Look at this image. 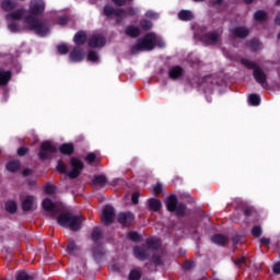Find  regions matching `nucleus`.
Instances as JSON below:
<instances>
[{
    "mask_svg": "<svg viewBox=\"0 0 280 280\" xmlns=\"http://www.w3.org/2000/svg\"><path fill=\"white\" fill-rule=\"evenodd\" d=\"M31 14L25 15V10L21 9L15 12L7 14L8 21H21L24 18V27L31 32H35L38 36H47L49 34V26L38 20V15L45 12V1L31 0Z\"/></svg>",
    "mask_w": 280,
    "mask_h": 280,
    "instance_id": "nucleus-1",
    "label": "nucleus"
},
{
    "mask_svg": "<svg viewBox=\"0 0 280 280\" xmlns=\"http://www.w3.org/2000/svg\"><path fill=\"white\" fill-rule=\"evenodd\" d=\"M155 45H158V47H165V42L156 36V34L149 33L138 39L137 44L131 47V54H139V51H152Z\"/></svg>",
    "mask_w": 280,
    "mask_h": 280,
    "instance_id": "nucleus-2",
    "label": "nucleus"
},
{
    "mask_svg": "<svg viewBox=\"0 0 280 280\" xmlns=\"http://www.w3.org/2000/svg\"><path fill=\"white\" fill-rule=\"evenodd\" d=\"M57 222L60 226H66L70 231H80L84 222V217L74 215L73 213H62L57 218Z\"/></svg>",
    "mask_w": 280,
    "mask_h": 280,
    "instance_id": "nucleus-3",
    "label": "nucleus"
},
{
    "mask_svg": "<svg viewBox=\"0 0 280 280\" xmlns=\"http://www.w3.org/2000/svg\"><path fill=\"white\" fill-rule=\"evenodd\" d=\"M70 163H71L72 170L70 172H67V166L65 165V163L58 162L57 172H60L61 174H67L69 178H78L82 170H84V164L82 163V161L75 158H72Z\"/></svg>",
    "mask_w": 280,
    "mask_h": 280,
    "instance_id": "nucleus-4",
    "label": "nucleus"
},
{
    "mask_svg": "<svg viewBox=\"0 0 280 280\" xmlns=\"http://www.w3.org/2000/svg\"><path fill=\"white\" fill-rule=\"evenodd\" d=\"M241 62L242 65H244V67H247V69H253L254 80H256L258 84H261V86L266 84V80H268V75H266V72H264V70L259 68L257 63L248 59H242Z\"/></svg>",
    "mask_w": 280,
    "mask_h": 280,
    "instance_id": "nucleus-5",
    "label": "nucleus"
},
{
    "mask_svg": "<svg viewBox=\"0 0 280 280\" xmlns=\"http://www.w3.org/2000/svg\"><path fill=\"white\" fill-rule=\"evenodd\" d=\"M148 247L141 246L136 247L133 249V255L137 257V259H140V261H143L145 257H148V253H150V248H159L161 246V241L159 238H149L147 241Z\"/></svg>",
    "mask_w": 280,
    "mask_h": 280,
    "instance_id": "nucleus-6",
    "label": "nucleus"
},
{
    "mask_svg": "<svg viewBox=\"0 0 280 280\" xmlns=\"http://www.w3.org/2000/svg\"><path fill=\"white\" fill-rule=\"evenodd\" d=\"M166 207L168 211H176L177 215H183V213H185V205L179 203L178 205V199L176 198V196L171 195L167 199H166Z\"/></svg>",
    "mask_w": 280,
    "mask_h": 280,
    "instance_id": "nucleus-7",
    "label": "nucleus"
},
{
    "mask_svg": "<svg viewBox=\"0 0 280 280\" xmlns=\"http://www.w3.org/2000/svg\"><path fill=\"white\" fill-rule=\"evenodd\" d=\"M104 14L105 16H116V18L126 16L127 14H129V16H132L137 14V10L129 9L128 12H126L124 10H115L113 7L106 5L104 8Z\"/></svg>",
    "mask_w": 280,
    "mask_h": 280,
    "instance_id": "nucleus-8",
    "label": "nucleus"
},
{
    "mask_svg": "<svg viewBox=\"0 0 280 280\" xmlns=\"http://www.w3.org/2000/svg\"><path fill=\"white\" fill-rule=\"evenodd\" d=\"M56 150V145H54L50 141L43 142L39 150V159H49V155L54 154Z\"/></svg>",
    "mask_w": 280,
    "mask_h": 280,
    "instance_id": "nucleus-9",
    "label": "nucleus"
},
{
    "mask_svg": "<svg viewBox=\"0 0 280 280\" xmlns=\"http://www.w3.org/2000/svg\"><path fill=\"white\" fill-rule=\"evenodd\" d=\"M89 47L100 48L106 45V38L102 34H94L88 39Z\"/></svg>",
    "mask_w": 280,
    "mask_h": 280,
    "instance_id": "nucleus-10",
    "label": "nucleus"
},
{
    "mask_svg": "<svg viewBox=\"0 0 280 280\" xmlns=\"http://www.w3.org/2000/svg\"><path fill=\"white\" fill-rule=\"evenodd\" d=\"M115 218V209L112 206H105L102 213V222L106 226L113 224V220Z\"/></svg>",
    "mask_w": 280,
    "mask_h": 280,
    "instance_id": "nucleus-11",
    "label": "nucleus"
},
{
    "mask_svg": "<svg viewBox=\"0 0 280 280\" xmlns=\"http://www.w3.org/2000/svg\"><path fill=\"white\" fill-rule=\"evenodd\" d=\"M117 220L119 224H122V226H128L132 224V222H135V214H132L131 212H120L117 215Z\"/></svg>",
    "mask_w": 280,
    "mask_h": 280,
    "instance_id": "nucleus-12",
    "label": "nucleus"
},
{
    "mask_svg": "<svg viewBox=\"0 0 280 280\" xmlns=\"http://www.w3.org/2000/svg\"><path fill=\"white\" fill-rule=\"evenodd\" d=\"M43 209L46 211V213H49L50 215H56L58 213L59 209L56 203L51 202V199L46 198L43 200Z\"/></svg>",
    "mask_w": 280,
    "mask_h": 280,
    "instance_id": "nucleus-13",
    "label": "nucleus"
},
{
    "mask_svg": "<svg viewBox=\"0 0 280 280\" xmlns=\"http://www.w3.org/2000/svg\"><path fill=\"white\" fill-rule=\"evenodd\" d=\"M23 211H34L36 209V197L26 196L22 202Z\"/></svg>",
    "mask_w": 280,
    "mask_h": 280,
    "instance_id": "nucleus-14",
    "label": "nucleus"
},
{
    "mask_svg": "<svg viewBox=\"0 0 280 280\" xmlns=\"http://www.w3.org/2000/svg\"><path fill=\"white\" fill-rule=\"evenodd\" d=\"M84 50L80 48H74L72 51H70L69 58L71 62H82L84 59Z\"/></svg>",
    "mask_w": 280,
    "mask_h": 280,
    "instance_id": "nucleus-15",
    "label": "nucleus"
},
{
    "mask_svg": "<svg viewBox=\"0 0 280 280\" xmlns=\"http://www.w3.org/2000/svg\"><path fill=\"white\" fill-rule=\"evenodd\" d=\"M232 36H235L236 38H246L248 36L249 32L246 27H236L231 31Z\"/></svg>",
    "mask_w": 280,
    "mask_h": 280,
    "instance_id": "nucleus-16",
    "label": "nucleus"
},
{
    "mask_svg": "<svg viewBox=\"0 0 280 280\" xmlns=\"http://www.w3.org/2000/svg\"><path fill=\"white\" fill-rule=\"evenodd\" d=\"M73 43L78 46L84 45L86 43V32L80 31L73 37Z\"/></svg>",
    "mask_w": 280,
    "mask_h": 280,
    "instance_id": "nucleus-17",
    "label": "nucleus"
},
{
    "mask_svg": "<svg viewBox=\"0 0 280 280\" xmlns=\"http://www.w3.org/2000/svg\"><path fill=\"white\" fill-rule=\"evenodd\" d=\"M12 78V72L0 70V86H5Z\"/></svg>",
    "mask_w": 280,
    "mask_h": 280,
    "instance_id": "nucleus-18",
    "label": "nucleus"
},
{
    "mask_svg": "<svg viewBox=\"0 0 280 280\" xmlns=\"http://www.w3.org/2000/svg\"><path fill=\"white\" fill-rule=\"evenodd\" d=\"M206 38L208 39L209 45H218L220 43V33L218 32H211L206 35Z\"/></svg>",
    "mask_w": 280,
    "mask_h": 280,
    "instance_id": "nucleus-19",
    "label": "nucleus"
},
{
    "mask_svg": "<svg viewBox=\"0 0 280 280\" xmlns=\"http://www.w3.org/2000/svg\"><path fill=\"white\" fill-rule=\"evenodd\" d=\"M179 21H194V13L189 10H182L178 13Z\"/></svg>",
    "mask_w": 280,
    "mask_h": 280,
    "instance_id": "nucleus-20",
    "label": "nucleus"
},
{
    "mask_svg": "<svg viewBox=\"0 0 280 280\" xmlns=\"http://www.w3.org/2000/svg\"><path fill=\"white\" fill-rule=\"evenodd\" d=\"M183 73H184L183 69L178 66H175L170 70L168 75L172 80H176L177 78H180Z\"/></svg>",
    "mask_w": 280,
    "mask_h": 280,
    "instance_id": "nucleus-21",
    "label": "nucleus"
},
{
    "mask_svg": "<svg viewBox=\"0 0 280 280\" xmlns=\"http://www.w3.org/2000/svg\"><path fill=\"white\" fill-rule=\"evenodd\" d=\"M212 242L213 244H218L219 246H224L226 242H229V237L222 235V234H217L212 236Z\"/></svg>",
    "mask_w": 280,
    "mask_h": 280,
    "instance_id": "nucleus-22",
    "label": "nucleus"
},
{
    "mask_svg": "<svg viewBox=\"0 0 280 280\" xmlns=\"http://www.w3.org/2000/svg\"><path fill=\"white\" fill-rule=\"evenodd\" d=\"M1 8L5 12H10L11 10H14V8H16V2L12 0H4L2 1Z\"/></svg>",
    "mask_w": 280,
    "mask_h": 280,
    "instance_id": "nucleus-23",
    "label": "nucleus"
},
{
    "mask_svg": "<svg viewBox=\"0 0 280 280\" xmlns=\"http://www.w3.org/2000/svg\"><path fill=\"white\" fill-rule=\"evenodd\" d=\"M149 208L151 209V211H159V209H161L162 205H161V200L156 199V198H151L149 199Z\"/></svg>",
    "mask_w": 280,
    "mask_h": 280,
    "instance_id": "nucleus-24",
    "label": "nucleus"
},
{
    "mask_svg": "<svg viewBox=\"0 0 280 280\" xmlns=\"http://www.w3.org/2000/svg\"><path fill=\"white\" fill-rule=\"evenodd\" d=\"M106 183H107L106 176H104V175H97L93 179V185L95 187H104V185H106Z\"/></svg>",
    "mask_w": 280,
    "mask_h": 280,
    "instance_id": "nucleus-25",
    "label": "nucleus"
},
{
    "mask_svg": "<svg viewBox=\"0 0 280 280\" xmlns=\"http://www.w3.org/2000/svg\"><path fill=\"white\" fill-rule=\"evenodd\" d=\"M126 34L127 36H131V38H137L141 34V31L137 26H129L126 30Z\"/></svg>",
    "mask_w": 280,
    "mask_h": 280,
    "instance_id": "nucleus-26",
    "label": "nucleus"
},
{
    "mask_svg": "<svg viewBox=\"0 0 280 280\" xmlns=\"http://www.w3.org/2000/svg\"><path fill=\"white\" fill-rule=\"evenodd\" d=\"M7 171L8 172H19V167H21V163L19 161H11L7 164Z\"/></svg>",
    "mask_w": 280,
    "mask_h": 280,
    "instance_id": "nucleus-27",
    "label": "nucleus"
},
{
    "mask_svg": "<svg viewBox=\"0 0 280 280\" xmlns=\"http://www.w3.org/2000/svg\"><path fill=\"white\" fill-rule=\"evenodd\" d=\"M74 148L72 143H65L60 147L61 154H71Z\"/></svg>",
    "mask_w": 280,
    "mask_h": 280,
    "instance_id": "nucleus-28",
    "label": "nucleus"
},
{
    "mask_svg": "<svg viewBox=\"0 0 280 280\" xmlns=\"http://www.w3.org/2000/svg\"><path fill=\"white\" fill-rule=\"evenodd\" d=\"M255 21H266L268 19V13L264 10H259L254 14Z\"/></svg>",
    "mask_w": 280,
    "mask_h": 280,
    "instance_id": "nucleus-29",
    "label": "nucleus"
},
{
    "mask_svg": "<svg viewBox=\"0 0 280 280\" xmlns=\"http://www.w3.org/2000/svg\"><path fill=\"white\" fill-rule=\"evenodd\" d=\"M5 209L9 213H15L16 212V203L12 200H9L5 202Z\"/></svg>",
    "mask_w": 280,
    "mask_h": 280,
    "instance_id": "nucleus-30",
    "label": "nucleus"
},
{
    "mask_svg": "<svg viewBox=\"0 0 280 280\" xmlns=\"http://www.w3.org/2000/svg\"><path fill=\"white\" fill-rule=\"evenodd\" d=\"M261 100L259 98V95L257 94H250L249 95V104L252 106H259Z\"/></svg>",
    "mask_w": 280,
    "mask_h": 280,
    "instance_id": "nucleus-31",
    "label": "nucleus"
},
{
    "mask_svg": "<svg viewBox=\"0 0 280 280\" xmlns=\"http://www.w3.org/2000/svg\"><path fill=\"white\" fill-rule=\"evenodd\" d=\"M92 240L94 242H97L100 240H102V230H100V228H95L92 232Z\"/></svg>",
    "mask_w": 280,
    "mask_h": 280,
    "instance_id": "nucleus-32",
    "label": "nucleus"
},
{
    "mask_svg": "<svg viewBox=\"0 0 280 280\" xmlns=\"http://www.w3.org/2000/svg\"><path fill=\"white\" fill-rule=\"evenodd\" d=\"M16 280H34V278L30 275H27V272L25 271H20L16 275Z\"/></svg>",
    "mask_w": 280,
    "mask_h": 280,
    "instance_id": "nucleus-33",
    "label": "nucleus"
},
{
    "mask_svg": "<svg viewBox=\"0 0 280 280\" xmlns=\"http://www.w3.org/2000/svg\"><path fill=\"white\" fill-rule=\"evenodd\" d=\"M249 48H250L253 51H257V49H261V44L259 43L258 39H253V40L249 43Z\"/></svg>",
    "mask_w": 280,
    "mask_h": 280,
    "instance_id": "nucleus-34",
    "label": "nucleus"
},
{
    "mask_svg": "<svg viewBox=\"0 0 280 280\" xmlns=\"http://www.w3.org/2000/svg\"><path fill=\"white\" fill-rule=\"evenodd\" d=\"M88 60L91 62H97V60H100V55H97L96 51L91 50L88 55Z\"/></svg>",
    "mask_w": 280,
    "mask_h": 280,
    "instance_id": "nucleus-35",
    "label": "nucleus"
},
{
    "mask_svg": "<svg viewBox=\"0 0 280 280\" xmlns=\"http://www.w3.org/2000/svg\"><path fill=\"white\" fill-rule=\"evenodd\" d=\"M67 250H68L69 255H74L75 250H78V246L75 245L74 242H70L67 246Z\"/></svg>",
    "mask_w": 280,
    "mask_h": 280,
    "instance_id": "nucleus-36",
    "label": "nucleus"
},
{
    "mask_svg": "<svg viewBox=\"0 0 280 280\" xmlns=\"http://www.w3.org/2000/svg\"><path fill=\"white\" fill-rule=\"evenodd\" d=\"M262 233V230H261V226L259 225H255L253 229H252V235H254V237H259Z\"/></svg>",
    "mask_w": 280,
    "mask_h": 280,
    "instance_id": "nucleus-37",
    "label": "nucleus"
},
{
    "mask_svg": "<svg viewBox=\"0 0 280 280\" xmlns=\"http://www.w3.org/2000/svg\"><path fill=\"white\" fill-rule=\"evenodd\" d=\"M141 279V273L138 270H132L129 273V280H139Z\"/></svg>",
    "mask_w": 280,
    "mask_h": 280,
    "instance_id": "nucleus-38",
    "label": "nucleus"
},
{
    "mask_svg": "<svg viewBox=\"0 0 280 280\" xmlns=\"http://www.w3.org/2000/svg\"><path fill=\"white\" fill-rule=\"evenodd\" d=\"M142 30H152V22L143 20L140 22Z\"/></svg>",
    "mask_w": 280,
    "mask_h": 280,
    "instance_id": "nucleus-39",
    "label": "nucleus"
},
{
    "mask_svg": "<svg viewBox=\"0 0 280 280\" xmlns=\"http://www.w3.org/2000/svg\"><path fill=\"white\" fill-rule=\"evenodd\" d=\"M57 49L59 51V54H69V47L67 46V44H61L59 46H57Z\"/></svg>",
    "mask_w": 280,
    "mask_h": 280,
    "instance_id": "nucleus-40",
    "label": "nucleus"
},
{
    "mask_svg": "<svg viewBox=\"0 0 280 280\" xmlns=\"http://www.w3.org/2000/svg\"><path fill=\"white\" fill-rule=\"evenodd\" d=\"M9 30L13 34H16L18 32H21V27L19 25H16V23L9 24Z\"/></svg>",
    "mask_w": 280,
    "mask_h": 280,
    "instance_id": "nucleus-41",
    "label": "nucleus"
},
{
    "mask_svg": "<svg viewBox=\"0 0 280 280\" xmlns=\"http://www.w3.org/2000/svg\"><path fill=\"white\" fill-rule=\"evenodd\" d=\"M128 237H129V240H131L132 242H139V240H140L139 233H137V232H130V233L128 234Z\"/></svg>",
    "mask_w": 280,
    "mask_h": 280,
    "instance_id": "nucleus-42",
    "label": "nucleus"
},
{
    "mask_svg": "<svg viewBox=\"0 0 280 280\" xmlns=\"http://www.w3.org/2000/svg\"><path fill=\"white\" fill-rule=\"evenodd\" d=\"M145 18L147 19H153V20H156L159 19V13L154 12V11H148L145 13Z\"/></svg>",
    "mask_w": 280,
    "mask_h": 280,
    "instance_id": "nucleus-43",
    "label": "nucleus"
},
{
    "mask_svg": "<svg viewBox=\"0 0 280 280\" xmlns=\"http://www.w3.org/2000/svg\"><path fill=\"white\" fill-rule=\"evenodd\" d=\"M96 159H97V155H95V153H89L88 156L85 158V161L88 163H95Z\"/></svg>",
    "mask_w": 280,
    "mask_h": 280,
    "instance_id": "nucleus-44",
    "label": "nucleus"
},
{
    "mask_svg": "<svg viewBox=\"0 0 280 280\" xmlns=\"http://www.w3.org/2000/svg\"><path fill=\"white\" fill-rule=\"evenodd\" d=\"M153 191H154V194H161V191H163V184L158 183V184L153 187Z\"/></svg>",
    "mask_w": 280,
    "mask_h": 280,
    "instance_id": "nucleus-45",
    "label": "nucleus"
},
{
    "mask_svg": "<svg viewBox=\"0 0 280 280\" xmlns=\"http://www.w3.org/2000/svg\"><path fill=\"white\" fill-rule=\"evenodd\" d=\"M234 264L242 268V266H246V260L244 259V257H241Z\"/></svg>",
    "mask_w": 280,
    "mask_h": 280,
    "instance_id": "nucleus-46",
    "label": "nucleus"
},
{
    "mask_svg": "<svg viewBox=\"0 0 280 280\" xmlns=\"http://www.w3.org/2000/svg\"><path fill=\"white\" fill-rule=\"evenodd\" d=\"M113 3H115V5H126V3H128V1H132V0H112Z\"/></svg>",
    "mask_w": 280,
    "mask_h": 280,
    "instance_id": "nucleus-47",
    "label": "nucleus"
},
{
    "mask_svg": "<svg viewBox=\"0 0 280 280\" xmlns=\"http://www.w3.org/2000/svg\"><path fill=\"white\" fill-rule=\"evenodd\" d=\"M26 152H28L27 148L22 147V148L18 149L19 156H25Z\"/></svg>",
    "mask_w": 280,
    "mask_h": 280,
    "instance_id": "nucleus-48",
    "label": "nucleus"
},
{
    "mask_svg": "<svg viewBox=\"0 0 280 280\" xmlns=\"http://www.w3.org/2000/svg\"><path fill=\"white\" fill-rule=\"evenodd\" d=\"M46 194H56V186H46Z\"/></svg>",
    "mask_w": 280,
    "mask_h": 280,
    "instance_id": "nucleus-49",
    "label": "nucleus"
},
{
    "mask_svg": "<svg viewBox=\"0 0 280 280\" xmlns=\"http://www.w3.org/2000/svg\"><path fill=\"white\" fill-rule=\"evenodd\" d=\"M131 200H132V202H133V205H139V194H133L132 196H131Z\"/></svg>",
    "mask_w": 280,
    "mask_h": 280,
    "instance_id": "nucleus-50",
    "label": "nucleus"
},
{
    "mask_svg": "<svg viewBox=\"0 0 280 280\" xmlns=\"http://www.w3.org/2000/svg\"><path fill=\"white\" fill-rule=\"evenodd\" d=\"M194 262H190V261H186L185 264H184V268H185V270H191V268H194Z\"/></svg>",
    "mask_w": 280,
    "mask_h": 280,
    "instance_id": "nucleus-51",
    "label": "nucleus"
},
{
    "mask_svg": "<svg viewBox=\"0 0 280 280\" xmlns=\"http://www.w3.org/2000/svg\"><path fill=\"white\" fill-rule=\"evenodd\" d=\"M153 264L155 266H161V256H153Z\"/></svg>",
    "mask_w": 280,
    "mask_h": 280,
    "instance_id": "nucleus-52",
    "label": "nucleus"
},
{
    "mask_svg": "<svg viewBox=\"0 0 280 280\" xmlns=\"http://www.w3.org/2000/svg\"><path fill=\"white\" fill-rule=\"evenodd\" d=\"M275 275H280V262H277L272 268Z\"/></svg>",
    "mask_w": 280,
    "mask_h": 280,
    "instance_id": "nucleus-53",
    "label": "nucleus"
},
{
    "mask_svg": "<svg viewBox=\"0 0 280 280\" xmlns=\"http://www.w3.org/2000/svg\"><path fill=\"white\" fill-rule=\"evenodd\" d=\"M260 244L268 246V244H270V238H266V237L260 238Z\"/></svg>",
    "mask_w": 280,
    "mask_h": 280,
    "instance_id": "nucleus-54",
    "label": "nucleus"
},
{
    "mask_svg": "<svg viewBox=\"0 0 280 280\" xmlns=\"http://www.w3.org/2000/svg\"><path fill=\"white\" fill-rule=\"evenodd\" d=\"M59 25H67V18H60L58 21Z\"/></svg>",
    "mask_w": 280,
    "mask_h": 280,
    "instance_id": "nucleus-55",
    "label": "nucleus"
},
{
    "mask_svg": "<svg viewBox=\"0 0 280 280\" xmlns=\"http://www.w3.org/2000/svg\"><path fill=\"white\" fill-rule=\"evenodd\" d=\"M275 23H276V25H280V12H279L278 15L276 16Z\"/></svg>",
    "mask_w": 280,
    "mask_h": 280,
    "instance_id": "nucleus-56",
    "label": "nucleus"
},
{
    "mask_svg": "<svg viewBox=\"0 0 280 280\" xmlns=\"http://www.w3.org/2000/svg\"><path fill=\"white\" fill-rule=\"evenodd\" d=\"M32 174V170H24L23 171V176H30Z\"/></svg>",
    "mask_w": 280,
    "mask_h": 280,
    "instance_id": "nucleus-57",
    "label": "nucleus"
},
{
    "mask_svg": "<svg viewBox=\"0 0 280 280\" xmlns=\"http://www.w3.org/2000/svg\"><path fill=\"white\" fill-rule=\"evenodd\" d=\"M252 212H253V208L245 209V215H250Z\"/></svg>",
    "mask_w": 280,
    "mask_h": 280,
    "instance_id": "nucleus-58",
    "label": "nucleus"
},
{
    "mask_svg": "<svg viewBox=\"0 0 280 280\" xmlns=\"http://www.w3.org/2000/svg\"><path fill=\"white\" fill-rule=\"evenodd\" d=\"M224 0H214L213 5H221Z\"/></svg>",
    "mask_w": 280,
    "mask_h": 280,
    "instance_id": "nucleus-59",
    "label": "nucleus"
},
{
    "mask_svg": "<svg viewBox=\"0 0 280 280\" xmlns=\"http://www.w3.org/2000/svg\"><path fill=\"white\" fill-rule=\"evenodd\" d=\"M253 0H245V3H250Z\"/></svg>",
    "mask_w": 280,
    "mask_h": 280,
    "instance_id": "nucleus-60",
    "label": "nucleus"
},
{
    "mask_svg": "<svg viewBox=\"0 0 280 280\" xmlns=\"http://www.w3.org/2000/svg\"><path fill=\"white\" fill-rule=\"evenodd\" d=\"M277 5H280V0H277Z\"/></svg>",
    "mask_w": 280,
    "mask_h": 280,
    "instance_id": "nucleus-61",
    "label": "nucleus"
},
{
    "mask_svg": "<svg viewBox=\"0 0 280 280\" xmlns=\"http://www.w3.org/2000/svg\"><path fill=\"white\" fill-rule=\"evenodd\" d=\"M195 1H205V0H195Z\"/></svg>",
    "mask_w": 280,
    "mask_h": 280,
    "instance_id": "nucleus-62",
    "label": "nucleus"
}]
</instances>
